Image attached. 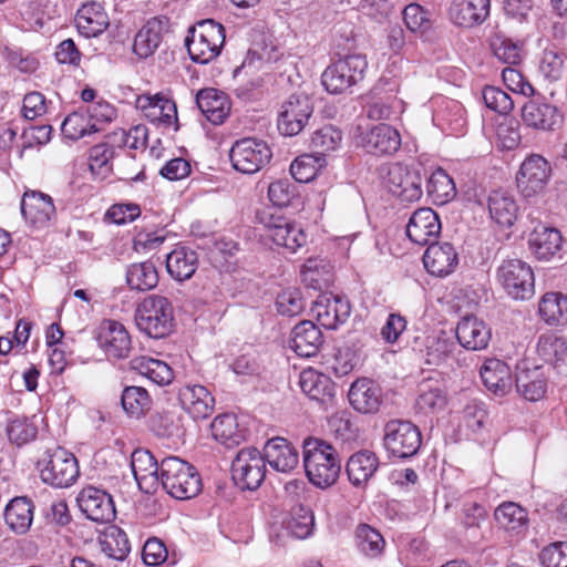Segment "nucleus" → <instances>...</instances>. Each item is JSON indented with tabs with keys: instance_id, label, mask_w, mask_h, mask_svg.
I'll use <instances>...</instances> for the list:
<instances>
[{
	"instance_id": "f257e3e1",
	"label": "nucleus",
	"mask_w": 567,
	"mask_h": 567,
	"mask_svg": "<svg viewBox=\"0 0 567 567\" xmlns=\"http://www.w3.org/2000/svg\"><path fill=\"white\" fill-rule=\"evenodd\" d=\"M303 466L310 483L327 488L337 482L341 460L331 444L310 437L303 442Z\"/></svg>"
},
{
	"instance_id": "f03ea898",
	"label": "nucleus",
	"mask_w": 567,
	"mask_h": 567,
	"mask_svg": "<svg viewBox=\"0 0 567 567\" xmlns=\"http://www.w3.org/2000/svg\"><path fill=\"white\" fill-rule=\"evenodd\" d=\"M225 39L224 25L213 19H205L188 29L185 45L192 61L207 64L219 56Z\"/></svg>"
},
{
	"instance_id": "7ed1b4c3",
	"label": "nucleus",
	"mask_w": 567,
	"mask_h": 567,
	"mask_svg": "<svg viewBox=\"0 0 567 567\" xmlns=\"http://www.w3.org/2000/svg\"><path fill=\"white\" fill-rule=\"evenodd\" d=\"M159 484L176 499L192 498L202 488V481L195 467L176 456L162 460Z\"/></svg>"
},
{
	"instance_id": "20e7f679",
	"label": "nucleus",
	"mask_w": 567,
	"mask_h": 567,
	"mask_svg": "<svg viewBox=\"0 0 567 567\" xmlns=\"http://www.w3.org/2000/svg\"><path fill=\"white\" fill-rule=\"evenodd\" d=\"M173 319L172 303L166 297L159 295L144 298L138 303L134 316L138 330L154 339L164 338L171 332Z\"/></svg>"
},
{
	"instance_id": "39448f33",
	"label": "nucleus",
	"mask_w": 567,
	"mask_h": 567,
	"mask_svg": "<svg viewBox=\"0 0 567 567\" xmlns=\"http://www.w3.org/2000/svg\"><path fill=\"white\" fill-rule=\"evenodd\" d=\"M256 220L277 246L296 252L307 243V235L296 221L278 213L274 207L257 210Z\"/></svg>"
},
{
	"instance_id": "423d86ee",
	"label": "nucleus",
	"mask_w": 567,
	"mask_h": 567,
	"mask_svg": "<svg viewBox=\"0 0 567 567\" xmlns=\"http://www.w3.org/2000/svg\"><path fill=\"white\" fill-rule=\"evenodd\" d=\"M368 69L367 58L362 54H348L326 68L321 83L330 94H343L360 83Z\"/></svg>"
},
{
	"instance_id": "0eeeda50",
	"label": "nucleus",
	"mask_w": 567,
	"mask_h": 567,
	"mask_svg": "<svg viewBox=\"0 0 567 567\" xmlns=\"http://www.w3.org/2000/svg\"><path fill=\"white\" fill-rule=\"evenodd\" d=\"M41 480L53 487L71 486L79 477L78 461L64 449H56L38 463Z\"/></svg>"
},
{
	"instance_id": "6e6552de",
	"label": "nucleus",
	"mask_w": 567,
	"mask_h": 567,
	"mask_svg": "<svg viewBox=\"0 0 567 567\" xmlns=\"http://www.w3.org/2000/svg\"><path fill=\"white\" fill-rule=\"evenodd\" d=\"M421 432L410 421L391 420L384 427V447L399 458L415 455L421 446Z\"/></svg>"
},
{
	"instance_id": "1a4fd4ad",
	"label": "nucleus",
	"mask_w": 567,
	"mask_h": 567,
	"mask_svg": "<svg viewBox=\"0 0 567 567\" xmlns=\"http://www.w3.org/2000/svg\"><path fill=\"white\" fill-rule=\"evenodd\" d=\"M498 279L508 296L516 300H528L535 293L534 272L528 264L519 259L503 261Z\"/></svg>"
},
{
	"instance_id": "9d476101",
	"label": "nucleus",
	"mask_w": 567,
	"mask_h": 567,
	"mask_svg": "<svg viewBox=\"0 0 567 567\" xmlns=\"http://www.w3.org/2000/svg\"><path fill=\"white\" fill-rule=\"evenodd\" d=\"M271 156L266 142L250 137L236 141L229 152L233 167L244 174L257 173L269 163Z\"/></svg>"
},
{
	"instance_id": "9b49d317",
	"label": "nucleus",
	"mask_w": 567,
	"mask_h": 567,
	"mask_svg": "<svg viewBox=\"0 0 567 567\" xmlns=\"http://www.w3.org/2000/svg\"><path fill=\"white\" fill-rule=\"evenodd\" d=\"M231 473L240 488L249 491L258 488L266 474L264 455L255 447L241 449L231 462Z\"/></svg>"
},
{
	"instance_id": "f8f14e48",
	"label": "nucleus",
	"mask_w": 567,
	"mask_h": 567,
	"mask_svg": "<svg viewBox=\"0 0 567 567\" xmlns=\"http://www.w3.org/2000/svg\"><path fill=\"white\" fill-rule=\"evenodd\" d=\"M313 113L312 100L303 94H292L282 104L278 114L277 127L285 136H296L308 124Z\"/></svg>"
},
{
	"instance_id": "ddd939ff",
	"label": "nucleus",
	"mask_w": 567,
	"mask_h": 567,
	"mask_svg": "<svg viewBox=\"0 0 567 567\" xmlns=\"http://www.w3.org/2000/svg\"><path fill=\"white\" fill-rule=\"evenodd\" d=\"M520 113L523 123L527 127L540 132H554L564 122V115L558 107L543 97H534L525 102Z\"/></svg>"
},
{
	"instance_id": "4468645a",
	"label": "nucleus",
	"mask_w": 567,
	"mask_h": 567,
	"mask_svg": "<svg viewBox=\"0 0 567 567\" xmlns=\"http://www.w3.org/2000/svg\"><path fill=\"white\" fill-rule=\"evenodd\" d=\"M551 167L547 159L538 154L527 157L517 174V186L525 197H532L542 192L550 176Z\"/></svg>"
},
{
	"instance_id": "2eb2a0df",
	"label": "nucleus",
	"mask_w": 567,
	"mask_h": 567,
	"mask_svg": "<svg viewBox=\"0 0 567 567\" xmlns=\"http://www.w3.org/2000/svg\"><path fill=\"white\" fill-rule=\"evenodd\" d=\"M355 143L370 154L389 155L400 148L401 137L392 126L380 124L369 130H360L355 136Z\"/></svg>"
},
{
	"instance_id": "dca6fc26",
	"label": "nucleus",
	"mask_w": 567,
	"mask_h": 567,
	"mask_svg": "<svg viewBox=\"0 0 567 567\" xmlns=\"http://www.w3.org/2000/svg\"><path fill=\"white\" fill-rule=\"evenodd\" d=\"M76 501L80 509L93 522L110 523L115 518L113 498L103 489L93 486L84 487Z\"/></svg>"
},
{
	"instance_id": "f3484780",
	"label": "nucleus",
	"mask_w": 567,
	"mask_h": 567,
	"mask_svg": "<svg viewBox=\"0 0 567 567\" xmlns=\"http://www.w3.org/2000/svg\"><path fill=\"white\" fill-rule=\"evenodd\" d=\"M350 312V302L331 293L320 295L311 306L312 316L327 329H337L348 320Z\"/></svg>"
},
{
	"instance_id": "a211bd4d",
	"label": "nucleus",
	"mask_w": 567,
	"mask_h": 567,
	"mask_svg": "<svg viewBox=\"0 0 567 567\" xmlns=\"http://www.w3.org/2000/svg\"><path fill=\"white\" fill-rule=\"evenodd\" d=\"M169 32V20L166 17L150 19L135 34L133 53L138 59L152 56L161 47L164 37Z\"/></svg>"
},
{
	"instance_id": "6ab92c4d",
	"label": "nucleus",
	"mask_w": 567,
	"mask_h": 567,
	"mask_svg": "<svg viewBox=\"0 0 567 567\" xmlns=\"http://www.w3.org/2000/svg\"><path fill=\"white\" fill-rule=\"evenodd\" d=\"M100 348L109 358L123 359L131 351V338L125 327L114 320H104L97 332Z\"/></svg>"
},
{
	"instance_id": "aec40b11",
	"label": "nucleus",
	"mask_w": 567,
	"mask_h": 567,
	"mask_svg": "<svg viewBox=\"0 0 567 567\" xmlns=\"http://www.w3.org/2000/svg\"><path fill=\"white\" fill-rule=\"evenodd\" d=\"M131 467L140 489L153 494L159 486L161 464L147 450L137 449L131 455Z\"/></svg>"
},
{
	"instance_id": "412c9836",
	"label": "nucleus",
	"mask_w": 567,
	"mask_h": 567,
	"mask_svg": "<svg viewBox=\"0 0 567 567\" xmlns=\"http://www.w3.org/2000/svg\"><path fill=\"white\" fill-rule=\"evenodd\" d=\"M385 183L389 192L403 200L413 202L422 196L421 176L401 164L389 167Z\"/></svg>"
},
{
	"instance_id": "4be33fe9",
	"label": "nucleus",
	"mask_w": 567,
	"mask_h": 567,
	"mask_svg": "<svg viewBox=\"0 0 567 567\" xmlns=\"http://www.w3.org/2000/svg\"><path fill=\"white\" fill-rule=\"evenodd\" d=\"M441 231L437 214L429 207L416 209L406 225V235L411 241L424 246L435 239Z\"/></svg>"
},
{
	"instance_id": "5701e85b",
	"label": "nucleus",
	"mask_w": 567,
	"mask_h": 567,
	"mask_svg": "<svg viewBox=\"0 0 567 567\" xmlns=\"http://www.w3.org/2000/svg\"><path fill=\"white\" fill-rule=\"evenodd\" d=\"M423 264L431 275L446 277L456 269L458 254L450 243L431 244L423 255Z\"/></svg>"
},
{
	"instance_id": "b1692460",
	"label": "nucleus",
	"mask_w": 567,
	"mask_h": 567,
	"mask_svg": "<svg viewBox=\"0 0 567 567\" xmlns=\"http://www.w3.org/2000/svg\"><path fill=\"white\" fill-rule=\"evenodd\" d=\"M489 7V0H452L449 18L457 27L473 28L487 19Z\"/></svg>"
},
{
	"instance_id": "393cba45",
	"label": "nucleus",
	"mask_w": 567,
	"mask_h": 567,
	"mask_svg": "<svg viewBox=\"0 0 567 567\" xmlns=\"http://www.w3.org/2000/svg\"><path fill=\"white\" fill-rule=\"evenodd\" d=\"M455 334L458 343L466 350L480 351L485 349L492 332L487 324L475 316H465L456 326Z\"/></svg>"
},
{
	"instance_id": "a878e982",
	"label": "nucleus",
	"mask_w": 567,
	"mask_h": 567,
	"mask_svg": "<svg viewBox=\"0 0 567 567\" xmlns=\"http://www.w3.org/2000/svg\"><path fill=\"white\" fill-rule=\"evenodd\" d=\"M21 214L35 227H44L55 216L52 198L40 192H25L21 200Z\"/></svg>"
},
{
	"instance_id": "bb28decb",
	"label": "nucleus",
	"mask_w": 567,
	"mask_h": 567,
	"mask_svg": "<svg viewBox=\"0 0 567 567\" xmlns=\"http://www.w3.org/2000/svg\"><path fill=\"white\" fill-rule=\"evenodd\" d=\"M349 402L354 410L369 414L379 411L382 402L381 388L370 379H359L352 383L349 393Z\"/></svg>"
},
{
	"instance_id": "cd10ccee",
	"label": "nucleus",
	"mask_w": 567,
	"mask_h": 567,
	"mask_svg": "<svg viewBox=\"0 0 567 567\" xmlns=\"http://www.w3.org/2000/svg\"><path fill=\"white\" fill-rule=\"evenodd\" d=\"M265 461L277 472L288 473L299 462L298 452L286 439H270L264 446Z\"/></svg>"
},
{
	"instance_id": "c85d7f7f",
	"label": "nucleus",
	"mask_w": 567,
	"mask_h": 567,
	"mask_svg": "<svg viewBox=\"0 0 567 567\" xmlns=\"http://www.w3.org/2000/svg\"><path fill=\"white\" fill-rule=\"evenodd\" d=\"M480 374L486 389L497 396H504L512 390L511 368L499 359L485 360L480 369Z\"/></svg>"
},
{
	"instance_id": "c756f323",
	"label": "nucleus",
	"mask_w": 567,
	"mask_h": 567,
	"mask_svg": "<svg viewBox=\"0 0 567 567\" xmlns=\"http://www.w3.org/2000/svg\"><path fill=\"white\" fill-rule=\"evenodd\" d=\"M178 399L183 409L193 419H206L214 410L215 399L203 385L183 386L179 390Z\"/></svg>"
},
{
	"instance_id": "7c9ffc66",
	"label": "nucleus",
	"mask_w": 567,
	"mask_h": 567,
	"mask_svg": "<svg viewBox=\"0 0 567 567\" xmlns=\"http://www.w3.org/2000/svg\"><path fill=\"white\" fill-rule=\"evenodd\" d=\"M195 101L203 115L214 125L224 123L229 115L228 97L216 89L207 87L198 91Z\"/></svg>"
},
{
	"instance_id": "2f4dec72",
	"label": "nucleus",
	"mask_w": 567,
	"mask_h": 567,
	"mask_svg": "<svg viewBox=\"0 0 567 567\" xmlns=\"http://www.w3.org/2000/svg\"><path fill=\"white\" fill-rule=\"evenodd\" d=\"M79 32L86 38L102 34L110 24L109 16L101 3L91 1L83 4L75 16Z\"/></svg>"
},
{
	"instance_id": "473e14b6",
	"label": "nucleus",
	"mask_w": 567,
	"mask_h": 567,
	"mask_svg": "<svg viewBox=\"0 0 567 567\" xmlns=\"http://www.w3.org/2000/svg\"><path fill=\"white\" fill-rule=\"evenodd\" d=\"M136 106L153 123L172 124L177 118L175 103L159 94H144L137 97Z\"/></svg>"
},
{
	"instance_id": "72a5a7b5",
	"label": "nucleus",
	"mask_w": 567,
	"mask_h": 567,
	"mask_svg": "<svg viewBox=\"0 0 567 567\" xmlns=\"http://www.w3.org/2000/svg\"><path fill=\"white\" fill-rule=\"evenodd\" d=\"M447 403L446 393L441 381L426 379L417 386L415 409L422 414H432L442 411Z\"/></svg>"
},
{
	"instance_id": "f704fd0d",
	"label": "nucleus",
	"mask_w": 567,
	"mask_h": 567,
	"mask_svg": "<svg viewBox=\"0 0 567 567\" xmlns=\"http://www.w3.org/2000/svg\"><path fill=\"white\" fill-rule=\"evenodd\" d=\"M321 344V331L312 321H301L293 328L291 348L298 355L312 357L317 354Z\"/></svg>"
},
{
	"instance_id": "c9c22d12",
	"label": "nucleus",
	"mask_w": 567,
	"mask_h": 567,
	"mask_svg": "<svg viewBox=\"0 0 567 567\" xmlns=\"http://www.w3.org/2000/svg\"><path fill=\"white\" fill-rule=\"evenodd\" d=\"M379 467V461L374 453L363 450L351 455L346 465V472L350 483L360 487L374 475Z\"/></svg>"
},
{
	"instance_id": "e433bc0d",
	"label": "nucleus",
	"mask_w": 567,
	"mask_h": 567,
	"mask_svg": "<svg viewBox=\"0 0 567 567\" xmlns=\"http://www.w3.org/2000/svg\"><path fill=\"white\" fill-rule=\"evenodd\" d=\"M528 244L537 259L549 260L560 250L563 237L555 228L542 227L530 234Z\"/></svg>"
},
{
	"instance_id": "4c0bfd02",
	"label": "nucleus",
	"mask_w": 567,
	"mask_h": 567,
	"mask_svg": "<svg viewBox=\"0 0 567 567\" xmlns=\"http://www.w3.org/2000/svg\"><path fill=\"white\" fill-rule=\"evenodd\" d=\"M34 505L25 496L12 498L4 509L7 525L17 534H24L29 530L33 520Z\"/></svg>"
},
{
	"instance_id": "58836bf2",
	"label": "nucleus",
	"mask_w": 567,
	"mask_h": 567,
	"mask_svg": "<svg viewBox=\"0 0 567 567\" xmlns=\"http://www.w3.org/2000/svg\"><path fill=\"white\" fill-rule=\"evenodd\" d=\"M299 385L301 391L311 400L324 402L333 396L334 384L331 379L311 368L301 371Z\"/></svg>"
},
{
	"instance_id": "ea45409f",
	"label": "nucleus",
	"mask_w": 567,
	"mask_h": 567,
	"mask_svg": "<svg viewBox=\"0 0 567 567\" xmlns=\"http://www.w3.org/2000/svg\"><path fill=\"white\" fill-rule=\"evenodd\" d=\"M197 265V254L186 247H177L166 256L167 272L177 281L189 279Z\"/></svg>"
},
{
	"instance_id": "a19ab883",
	"label": "nucleus",
	"mask_w": 567,
	"mask_h": 567,
	"mask_svg": "<svg viewBox=\"0 0 567 567\" xmlns=\"http://www.w3.org/2000/svg\"><path fill=\"white\" fill-rule=\"evenodd\" d=\"M130 367L157 385L169 384L174 378L173 370L166 362L151 357L133 358Z\"/></svg>"
},
{
	"instance_id": "79ce46f5",
	"label": "nucleus",
	"mask_w": 567,
	"mask_h": 567,
	"mask_svg": "<svg viewBox=\"0 0 567 567\" xmlns=\"http://www.w3.org/2000/svg\"><path fill=\"white\" fill-rule=\"evenodd\" d=\"M488 210L492 219L498 225L509 227L517 217L518 207L511 195L494 190L488 196Z\"/></svg>"
},
{
	"instance_id": "37998d69",
	"label": "nucleus",
	"mask_w": 567,
	"mask_h": 567,
	"mask_svg": "<svg viewBox=\"0 0 567 567\" xmlns=\"http://www.w3.org/2000/svg\"><path fill=\"white\" fill-rule=\"evenodd\" d=\"M497 524L508 530L520 533L529 523L527 511L514 502H504L496 507L494 513Z\"/></svg>"
},
{
	"instance_id": "c03bdc74",
	"label": "nucleus",
	"mask_w": 567,
	"mask_h": 567,
	"mask_svg": "<svg viewBox=\"0 0 567 567\" xmlns=\"http://www.w3.org/2000/svg\"><path fill=\"white\" fill-rule=\"evenodd\" d=\"M213 437L227 447L238 445L244 439V432L238 427L237 417L225 413L214 419L210 424Z\"/></svg>"
},
{
	"instance_id": "a18cd8bd",
	"label": "nucleus",
	"mask_w": 567,
	"mask_h": 567,
	"mask_svg": "<svg viewBox=\"0 0 567 567\" xmlns=\"http://www.w3.org/2000/svg\"><path fill=\"white\" fill-rule=\"evenodd\" d=\"M126 282L132 290L148 291L158 284V272L152 261L135 262L127 267Z\"/></svg>"
},
{
	"instance_id": "49530a36",
	"label": "nucleus",
	"mask_w": 567,
	"mask_h": 567,
	"mask_svg": "<svg viewBox=\"0 0 567 567\" xmlns=\"http://www.w3.org/2000/svg\"><path fill=\"white\" fill-rule=\"evenodd\" d=\"M538 312L548 324H567V296L561 292L545 293L539 301Z\"/></svg>"
},
{
	"instance_id": "de8ad7c7",
	"label": "nucleus",
	"mask_w": 567,
	"mask_h": 567,
	"mask_svg": "<svg viewBox=\"0 0 567 567\" xmlns=\"http://www.w3.org/2000/svg\"><path fill=\"white\" fill-rule=\"evenodd\" d=\"M491 49L499 61L509 65L519 64L525 54L523 41L513 40L502 33L493 35Z\"/></svg>"
},
{
	"instance_id": "09e8293b",
	"label": "nucleus",
	"mask_w": 567,
	"mask_h": 567,
	"mask_svg": "<svg viewBox=\"0 0 567 567\" xmlns=\"http://www.w3.org/2000/svg\"><path fill=\"white\" fill-rule=\"evenodd\" d=\"M101 551L109 558L124 560L130 553L126 534L116 526H111L99 539Z\"/></svg>"
},
{
	"instance_id": "8fccbe9b",
	"label": "nucleus",
	"mask_w": 567,
	"mask_h": 567,
	"mask_svg": "<svg viewBox=\"0 0 567 567\" xmlns=\"http://www.w3.org/2000/svg\"><path fill=\"white\" fill-rule=\"evenodd\" d=\"M546 381L538 369L522 371L516 377L517 392L528 401L540 400L546 393Z\"/></svg>"
},
{
	"instance_id": "3c124183",
	"label": "nucleus",
	"mask_w": 567,
	"mask_h": 567,
	"mask_svg": "<svg viewBox=\"0 0 567 567\" xmlns=\"http://www.w3.org/2000/svg\"><path fill=\"white\" fill-rule=\"evenodd\" d=\"M123 410L133 417L143 416L152 405L148 392L142 386H126L121 395Z\"/></svg>"
},
{
	"instance_id": "603ef678",
	"label": "nucleus",
	"mask_w": 567,
	"mask_h": 567,
	"mask_svg": "<svg viewBox=\"0 0 567 567\" xmlns=\"http://www.w3.org/2000/svg\"><path fill=\"white\" fill-rule=\"evenodd\" d=\"M342 142V132L331 125H323L316 130L311 136L310 145L319 155H326L340 147Z\"/></svg>"
},
{
	"instance_id": "864d4df0",
	"label": "nucleus",
	"mask_w": 567,
	"mask_h": 567,
	"mask_svg": "<svg viewBox=\"0 0 567 567\" xmlns=\"http://www.w3.org/2000/svg\"><path fill=\"white\" fill-rule=\"evenodd\" d=\"M93 128H95V125L90 124V118L84 109L69 114L61 124L62 134L73 141L95 133Z\"/></svg>"
},
{
	"instance_id": "5fc2aeb1",
	"label": "nucleus",
	"mask_w": 567,
	"mask_h": 567,
	"mask_svg": "<svg viewBox=\"0 0 567 567\" xmlns=\"http://www.w3.org/2000/svg\"><path fill=\"white\" fill-rule=\"evenodd\" d=\"M426 187L429 195L440 204L447 203L456 194L453 179L443 169H437L431 175Z\"/></svg>"
},
{
	"instance_id": "6e6d98bb",
	"label": "nucleus",
	"mask_w": 567,
	"mask_h": 567,
	"mask_svg": "<svg viewBox=\"0 0 567 567\" xmlns=\"http://www.w3.org/2000/svg\"><path fill=\"white\" fill-rule=\"evenodd\" d=\"M538 354L553 364L564 362L567 357V343L555 334L542 336L537 343Z\"/></svg>"
},
{
	"instance_id": "4d7b16f0",
	"label": "nucleus",
	"mask_w": 567,
	"mask_h": 567,
	"mask_svg": "<svg viewBox=\"0 0 567 567\" xmlns=\"http://www.w3.org/2000/svg\"><path fill=\"white\" fill-rule=\"evenodd\" d=\"M359 549L369 557L380 555L384 548L382 535L371 526L361 524L355 529Z\"/></svg>"
},
{
	"instance_id": "13d9d810",
	"label": "nucleus",
	"mask_w": 567,
	"mask_h": 567,
	"mask_svg": "<svg viewBox=\"0 0 567 567\" xmlns=\"http://www.w3.org/2000/svg\"><path fill=\"white\" fill-rule=\"evenodd\" d=\"M315 527V517L309 507L297 505L291 511V519L288 523V528L291 534L297 538L308 537Z\"/></svg>"
},
{
	"instance_id": "bf43d9fd",
	"label": "nucleus",
	"mask_w": 567,
	"mask_h": 567,
	"mask_svg": "<svg viewBox=\"0 0 567 567\" xmlns=\"http://www.w3.org/2000/svg\"><path fill=\"white\" fill-rule=\"evenodd\" d=\"M403 20L411 32L425 33L432 27L429 11L417 3H410L404 8Z\"/></svg>"
},
{
	"instance_id": "052dcab7",
	"label": "nucleus",
	"mask_w": 567,
	"mask_h": 567,
	"mask_svg": "<svg viewBox=\"0 0 567 567\" xmlns=\"http://www.w3.org/2000/svg\"><path fill=\"white\" fill-rule=\"evenodd\" d=\"M538 71L550 82L561 79L564 73V59L561 54L555 50H545L539 60Z\"/></svg>"
},
{
	"instance_id": "680f3d73",
	"label": "nucleus",
	"mask_w": 567,
	"mask_h": 567,
	"mask_svg": "<svg viewBox=\"0 0 567 567\" xmlns=\"http://www.w3.org/2000/svg\"><path fill=\"white\" fill-rule=\"evenodd\" d=\"M37 426L27 419H14L7 426V435L11 443L21 446L35 439Z\"/></svg>"
},
{
	"instance_id": "e2e57ef3",
	"label": "nucleus",
	"mask_w": 567,
	"mask_h": 567,
	"mask_svg": "<svg viewBox=\"0 0 567 567\" xmlns=\"http://www.w3.org/2000/svg\"><path fill=\"white\" fill-rule=\"evenodd\" d=\"M482 96L485 105L499 114H508L514 107L512 97L498 87L485 86Z\"/></svg>"
},
{
	"instance_id": "0e129e2a",
	"label": "nucleus",
	"mask_w": 567,
	"mask_h": 567,
	"mask_svg": "<svg viewBox=\"0 0 567 567\" xmlns=\"http://www.w3.org/2000/svg\"><path fill=\"white\" fill-rule=\"evenodd\" d=\"M276 307L279 313L293 317L303 310L305 300L298 289H287L277 296Z\"/></svg>"
},
{
	"instance_id": "69168bd1",
	"label": "nucleus",
	"mask_w": 567,
	"mask_h": 567,
	"mask_svg": "<svg viewBox=\"0 0 567 567\" xmlns=\"http://www.w3.org/2000/svg\"><path fill=\"white\" fill-rule=\"evenodd\" d=\"M297 196L296 185L288 179L272 182L268 187V197L274 206H289Z\"/></svg>"
},
{
	"instance_id": "338daca9",
	"label": "nucleus",
	"mask_w": 567,
	"mask_h": 567,
	"mask_svg": "<svg viewBox=\"0 0 567 567\" xmlns=\"http://www.w3.org/2000/svg\"><path fill=\"white\" fill-rule=\"evenodd\" d=\"M452 347L453 343L446 338L439 336L426 337V362L429 364H440L452 352Z\"/></svg>"
},
{
	"instance_id": "774afa93",
	"label": "nucleus",
	"mask_w": 567,
	"mask_h": 567,
	"mask_svg": "<svg viewBox=\"0 0 567 567\" xmlns=\"http://www.w3.org/2000/svg\"><path fill=\"white\" fill-rule=\"evenodd\" d=\"M539 559L544 567H567V543L550 544L540 551Z\"/></svg>"
}]
</instances>
